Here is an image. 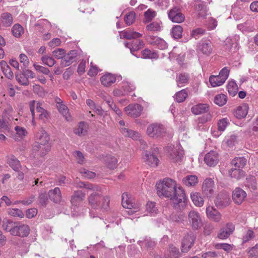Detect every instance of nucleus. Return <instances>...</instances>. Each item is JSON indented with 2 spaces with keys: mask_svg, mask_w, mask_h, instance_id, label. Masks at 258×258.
I'll return each instance as SVG.
<instances>
[{
  "mask_svg": "<svg viewBox=\"0 0 258 258\" xmlns=\"http://www.w3.org/2000/svg\"><path fill=\"white\" fill-rule=\"evenodd\" d=\"M159 197L170 199L172 206L177 211H182L187 204L185 194L181 187H177L176 182L170 178H165L156 184Z\"/></svg>",
  "mask_w": 258,
  "mask_h": 258,
  "instance_id": "f257e3e1",
  "label": "nucleus"
},
{
  "mask_svg": "<svg viewBox=\"0 0 258 258\" xmlns=\"http://www.w3.org/2000/svg\"><path fill=\"white\" fill-rule=\"evenodd\" d=\"M191 110L194 114L199 115L208 112L209 106L206 104H199L192 106Z\"/></svg>",
  "mask_w": 258,
  "mask_h": 258,
  "instance_id": "2f4dec72",
  "label": "nucleus"
},
{
  "mask_svg": "<svg viewBox=\"0 0 258 258\" xmlns=\"http://www.w3.org/2000/svg\"><path fill=\"white\" fill-rule=\"evenodd\" d=\"M227 89L229 94L233 96L236 94L238 87L235 82H230L227 85Z\"/></svg>",
  "mask_w": 258,
  "mask_h": 258,
  "instance_id": "bf43d9fd",
  "label": "nucleus"
},
{
  "mask_svg": "<svg viewBox=\"0 0 258 258\" xmlns=\"http://www.w3.org/2000/svg\"><path fill=\"white\" fill-rule=\"evenodd\" d=\"M182 31L183 29L180 25H176L172 28L171 34L174 38L179 39L182 36Z\"/></svg>",
  "mask_w": 258,
  "mask_h": 258,
  "instance_id": "603ef678",
  "label": "nucleus"
},
{
  "mask_svg": "<svg viewBox=\"0 0 258 258\" xmlns=\"http://www.w3.org/2000/svg\"><path fill=\"white\" fill-rule=\"evenodd\" d=\"M206 213L208 217L215 222H219L221 219L220 212L213 207H208L206 208Z\"/></svg>",
  "mask_w": 258,
  "mask_h": 258,
  "instance_id": "4be33fe9",
  "label": "nucleus"
},
{
  "mask_svg": "<svg viewBox=\"0 0 258 258\" xmlns=\"http://www.w3.org/2000/svg\"><path fill=\"white\" fill-rule=\"evenodd\" d=\"M48 195L49 199L55 203H59L61 201V193L58 187L50 190L48 191Z\"/></svg>",
  "mask_w": 258,
  "mask_h": 258,
  "instance_id": "5701e85b",
  "label": "nucleus"
},
{
  "mask_svg": "<svg viewBox=\"0 0 258 258\" xmlns=\"http://www.w3.org/2000/svg\"><path fill=\"white\" fill-rule=\"evenodd\" d=\"M78 52L76 50H72L67 54H64L61 60L60 65L62 67L69 66L77 60Z\"/></svg>",
  "mask_w": 258,
  "mask_h": 258,
  "instance_id": "1a4fd4ad",
  "label": "nucleus"
},
{
  "mask_svg": "<svg viewBox=\"0 0 258 258\" xmlns=\"http://www.w3.org/2000/svg\"><path fill=\"white\" fill-rule=\"evenodd\" d=\"M2 70L4 74L6 77L9 79H11L13 78L14 74L11 70L10 67L8 65L7 63L4 61H1L0 63Z\"/></svg>",
  "mask_w": 258,
  "mask_h": 258,
  "instance_id": "4c0bfd02",
  "label": "nucleus"
},
{
  "mask_svg": "<svg viewBox=\"0 0 258 258\" xmlns=\"http://www.w3.org/2000/svg\"><path fill=\"white\" fill-rule=\"evenodd\" d=\"M146 133L150 138L160 139L165 136L166 129L161 123H153L148 126Z\"/></svg>",
  "mask_w": 258,
  "mask_h": 258,
  "instance_id": "7ed1b4c3",
  "label": "nucleus"
},
{
  "mask_svg": "<svg viewBox=\"0 0 258 258\" xmlns=\"http://www.w3.org/2000/svg\"><path fill=\"white\" fill-rule=\"evenodd\" d=\"M168 153L169 158L173 162H178L180 161L183 157V151L180 147H172L168 148Z\"/></svg>",
  "mask_w": 258,
  "mask_h": 258,
  "instance_id": "9b49d317",
  "label": "nucleus"
},
{
  "mask_svg": "<svg viewBox=\"0 0 258 258\" xmlns=\"http://www.w3.org/2000/svg\"><path fill=\"white\" fill-rule=\"evenodd\" d=\"M106 103L108 104V106L113 111L115 112L116 114L119 116L122 115L121 111L116 106V104L113 102L112 99L109 98L105 100Z\"/></svg>",
  "mask_w": 258,
  "mask_h": 258,
  "instance_id": "13d9d810",
  "label": "nucleus"
},
{
  "mask_svg": "<svg viewBox=\"0 0 258 258\" xmlns=\"http://www.w3.org/2000/svg\"><path fill=\"white\" fill-rule=\"evenodd\" d=\"M106 167L110 170H113L117 167V160L111 155H107L104 158Z\"/></svg>",
  "mask_w": 258,
  "mask_h": 258,
  "instance_id": "c756f323",
  "label": "nucleus"
},
{
  "mask_svg": "<svg viewBox=\"0 0 258 258\" xmlns=\"http://www.w3.org/2000/svg\"><path fill=\"white\" fill-rule=\"evenodd\" d=\"M145 46L144 42L141 39H136L132 41V47H131V53L135 55L134 52L143 48Z\"/></svg>",
  "mask_w": 258,
  "mask_h": 258,
  "instance_id": "37998d69",
  "label": "nucleus"
},
{
  "mask_svg": "<svg viewBox=\"0 0 258 258\" xmlns=\"http://www.w3.org/2000/svg\"><path fill=\"white\" fill-rule=\"evenodd\" d=\"M82 184L83 185H79V187H84L87 189L92 190L93 192L99 191L100 190V188L96 185H94L91 183H86L83 182H82Z\"/></svg>",
  "mask_w": 258,
  "mask_h": 258,
  "instance_id": "e2e57ef3",
  "label": "nucleus"
},
{
  "mask_svg": "<svg viewBox=\"0 0 258 258\" xmlns=\"http://www.w3.org/2000/svg\"><path fill=\"white\" fill-rule=\"evenodd\" d=\"M205 32L206 31L205 29H203L201 28H198L192 31L191 33V35L192 37L197 39L203 35L205 33Z\"/></svg>",
  "mask_w": 258,
  "mask_h": 258,
  "instance_id": "338daca9",
  "label": "nucleus"
},
{
  "mask_svg": "<svg viewBox=\"0 0 258 258\" xmlns=\"http://www.w3.org/2000/svg\"><path fill=\"white\" fill-rule=\"evenodd\" d=\"M16 222H14L10 220L4 221L2 227L4 230L7 232H9L12 234L14 226Z\"/></svg>",
  "mask_w": 258,
  "mask_h": 258,
  "instance_id": "5fc2aeb1",
  "label": "nucleus"
},
{
  "mask_svg": "<svg viewBox=\"0 0 258 258\" xmlns=\"http://www.w3.org/2000/svg\"><path fill=\"white\" fill-rule=\"evenodd\" d=\"M116 80L115 75L107 73L103 75L100 79L101 84L105 87H109L114 84Z\"/></svg>",
  "mask_w": 258,
  "mask_h": 258,
  "instance_id": "aec40b11",
  "label": "nucleus"
},
{
  "mask_svg": "<svg viewBox=\"0 0 258 258\" xmlns=\"http://www.w3.org/2000/svg\"><path fill=\"white\" fill-rule=\"evenodd\" d=\"M234 229V225L231 223H227L224 227L220 229L218 234V237L221 239H226L233 233Z\"/></svg>",
  "mask_w": 258,
  "mask_h": 258,
  "instance_id": "dca6fc26",
  "label": "nucleus"
},
{
  "mask_svg": "<svg viewBox=\"0 0 258 258\" xmlns=\"http://www.w3.org/2000/svg\"><path fill=\"white\" fill-rule=\"evenodd\" d=\"M205 162L209 166H215L218 162L219 158L216 152L211 151L204 158Z\"/></svg>",
  "mask_w": 258,
  "mask_h": 258,
  "instance_id": "6ab92c4d",
  "label": "nucleus"
},
{
  "mask_svg": "<svg viewBox=\"0 0 258 258\" xmlns=\"http://www.w3.org/2000/svg\"><path fill=\"white\" fill-rule=\"evenodd\" d=\"M156 16V11L152 9H149L144 13V22L148 23L151 22Z\"/></svg>",
  "mask_w": 258,
  "mask_h": 258,
  "instance_id": "8fccbe9b",
  "label": "nucleus"
},
{
  "mask_svg": "<svg viewBox=\"0 0 258 258\" xmlns=\"http://www.w3.org/2000/svg\"><path fill=\"white\" fill-rule=\"evenodd\" d=\"M189 75L186 73H181L176 77V82L178 87H182L188 83Z\"/></svg>",
  "mask_w": 258,
  "mask_h": 258,
  "instance_id": "bb28decb",
  "label": "nucleus"
},
{
  "mask_svg": "<svg viewBox=\"0 0 258 258\" xmlns=\"http://www.w3.org/2000/svg\"><path fill=\"white\" fill-rule=\"evenodd\" d=\"M245 186L252 190H255L257 188V183L256 179L253 176H249L246 178L244 182Z\"/></svg>",
  "mask_w": 258,
  "mask_h": 258,
  "instance_id": "c03bdc74",
  "label": "nucleus"
},
{
  "mask_svg": "<svg viewBox=\"0 0 258 258\" xmlns=\"http://www.w3.org/2000/svg\"><path fill=\"white\" fill-rule=\"evenodd\" d=\"M183 183L188 186H194L198 182V177L196 175H189L182 179Z\"/></svg>",
  "mask_w": 258,
  "mask_h": 258,
  "instance_id": "58836bf2",
  "label": "nucleus"
},
{
  "mask_svg": "<svg viewBox=\"0 0 258 258\" xmlns=\"http://www.w3.org/2000/svg\"><path fill=\"white\" fill-rule=\"evenodd\" d=\"M190 198L195 206L197 207H202L203 205L204 200L201 196L200 193H191L190 195Z\"/></svg>",
  "mask_w": 258,
  "mask_h": 258,
  "instance_id": "79ce46f5",
  "label": "nucleus"
},
{
  "mask_svg": "<svg viewBox=\"0 0 258 258\" xmlns=\"http://www.w3.org/2000/svg\"><path fill=\"white\" fill-rule=\"evenodd\" d=\"M138 243L141 246L145 245L147 249L153 248L156 245L155 242L151 239L150 238H146L144 241L140 240L138 242Z\"/></svg>",
  "mask_w": 258,
  "mask_h": 258,
  "instance_id": "864d4df0",
  "label": "nucleus"
},
{
  "mask_svg": "<svg viewBox=\"0 0 258 258\" xmlns=\"http://www.w3.org/2000/svg\"><path fill=\"white\" fill-rule=\"evenodd\" d=\"M168 251L169 253L166 254L167 258H179L181 256L179 249L173 245L169 246Z\"/></svg>",
  "mask_w": 258,
  "mask_h": 258,
  "instance_id": "a19ab883",
  "label": "nucleus"
},
{
  "mask_svg": "<svg viewBox=\"0 0 258 258\" xmlns=\"http://www.w3.org/2000/svg\"><path fill=\"white\" fill-rule=\"evenodd\" d=\"M8 163L15 171H18L21 168L19 160L14 156H11L8 159Z\"/></svg>",
  "mask_w": 258,
  "mask_h": 258,
  "instance_id": "e433bc0d",
  "label": "nucleus"
},
{
  "mask_svg": "<svg viewBox=\"0 0 258 258\" xmlns=\"http://www.w3.org/2000/svg\"><path fill=\"white\" fill-rule=\"evenodd\" d=\"M195 9L197 11L198 15L201 17H205L207 16V8L203 4L201 0H195Z\"/></svg>",
  "mask_w": 258,
  "mask_h": 258,
  "instance_id": "cd10ccee",
  "label": "nucleus"
},
{
  "mask_svg": "<svg viewBox=\"0 0 258 258\" xmlns=\"http://www.w3.org/2000/svg\"><path fill=\"white\" fill-rule=\"evenodd\" d=\"M30 231V229L28 225L22 224L20 222H16L11 235L25 237L28 236Z\"/></svg>",
  "mask_w": 258,
  "mask_h": 258,
  "instance_id": "20e7f679",
  "label": "nucleus"
},
{
  "mask_svg": "<svg viewBox=\"0 0 258 258\" xmlns=\"http://www.w3.org/2000/svg\"><path fill=\"white\" fill-rule=\"evenodd\" d=\"M16 80L20 84L23 86H28L29 84V81L28 78L23 74H16Z\"/></svg>",
  "mask_w": 258,
  "mask_h": 258,
  "instance_id": "680f3d73",
  "label": "nucleus"
},
{
  "mask_svg": "<svg viewBox=\"0 0 258 258\" xmlns=\"http://www.w3.org/2000/svg\"><path fill=\"white\" fill-rule=\"evenodd\" d=\"M36 139L37 143L44 145H50L49 144V137L44 131H41L37 133L36 135Z\"/></svg>",
  "mask_w": 258,
  "mask_h": 258,
  "instance_id": "c85d7f7f",
  "label": "nucleus"
},
{
  "mask_svg": "<svg viewBox=\"0 0 258 258\" xmlns=\"http://www.w3.org/2000/svg\"><path fill=\"white\" fill-rule=\"evenodd\" d=\"M152 39V41L150 42L151 44L157 46L159 49L164 50L168 47L167 43L162 38L154 36Z\"/></svg>",
  "mask_w": 258,
  "mask_h": 258,
  "instance_id": "473e14b6",
  "label": "nucleus"
},
{
  "mask_svg": "<svg viewBox=\"0 0 258 258\" xmlns=\"http://www.w3.org/2000/svg\"><path fill=\"white\" fill-rule=\"evenodd\" d=\"M223 79L219 77V75H212L209 78V82L213 87L220 86L225 83Z\"/></svg>",
  "mask_w": 258,
  "mask_h": 258,
  "instance_id": "ea45409f",
  "label": "nucleus"
},
{
  "mask_svg": "<svg viewBox=\"0 0 258 258\" xmlns=\"http://www.w3.org/2000/svg\"><path fill=\"white\" fill-rule=\"evenodd\" d=\"M8 213L9 215L20 218H22L24 217V213L19 209H9L8 210Z\"/></svg>",
  "mask_w": 258,
  "mask_h": 258,
  "instance_id": "4d7b16f0",
  "label": "nucleus"
},
{
  "mask_svg": "<svg viewBox=\"0 0 258 258\" xmlns=\"http://www.w3.org/2000/svg\"><path fill=\"white\" fill-rule=\"evenodd\" d=\"M41 61L44 64L47 65L49 67L53 66L56 63V61L54 58L47 55L43 56L41 57Z\"/></svg>",
  "mask_w": 258,
  "mask_h": 258,
  "instance_id": "052dcab7",
  "label": "nucleus"
},
{
  "mask_svg": "<svg viewBox=\"0 0 258 258\" xmlns=\"http://www.w3.org/2000/svg\"><path fill=\"white\" fill-rule=\"evenodd\" d=\"M89 206L93 209L106 210L109 207L110 198L103 196L99 192H93L87 198Z\"/></svg>",
  "mask_w": 258,
  "mask_h": 258,
  "instance_id": "f03ea898",
  "label": "nucleus"
},
{
  "mask_svg": "<svg viewBox=\"0 0 258 258\" xmlns=\"http://www.w3.org/2000/svg\"><path fill=\"white\" fill-rule=\"evenodd\" d=\"M168 17L173 23H180L185 20V16L179 7H174L168 12Z\"/></svg>",
  "mask_w": 258,
  "mask_h": 258,
  "instance_id": "423d86ee",
  "label": "nucleus"
},
{
  "mask_svg": "<svg viewBox=\"0 0 258 258\" xmlns=\"http://www.w3.org/2000/svg\"><path fill=\"white\" fill-rule=\"evenodd\" d=\"M247 160L244 157H235L231 161V164L235 168H243L246 165Z\"/></svg>",
  "mask_w": 258,
  "mask_h": 258,
  "instance_id": "f704fd0d",
  "label": "nucleus"
},
{
  "mask_svg": "<svg viewBox=\"0 0 258 258\" xmlns=\"http://www.w3.org/2000/svg\"><path fill=\"white\" fill-rule=\"evenodd\" d=\"M248 110V105L247 104H243L236 108L234 111V115L238 119L243 118L246 116Z\"/></svg>",
  "mask_w": 258,
  "mask_h": 258,
  "instance_id": "b1692460",
  "label": "nucleus"
},
{
  "mask_svg": "<svg viewBox=\"0 0 258 258\" xmlns=\"http://www.w3.org/2000/svg\"><path fill=\"white\" fill-rule=\"evenodd\" d=\"M121 204L124 208L130 210V211H128L130 214H133L139 209V207L138 206L132 202L128 195L126 192H124L122 195Z\"/></svg>",
  "mask_w": 258,
  "mask_h": 258,
  "instance_id": "9d476101",
  "label": "nucleus"
},
{
  "mask_svg": "<svg viewBox=\"0 0 258 258\" xmlns=\"http://www.w3.org/2000/svg\"><path fill=\"white\" fill-rule=\"evenodd\" d=\"M1 23L3 27H10L13 23V18L11 14L9 13H2L0 17Z\"/></svg>",
  "mask_w": 258,
  "mask_h": 258,
  "instance_id": "393cba45",
  "label": "nucleus"
},
{
  "mask_svg": "<svg viewBox=\"0 0 258 258\" xmlns=\"http://www.w3.org/2000/svg\"><path fill=\"white\" fill-rule=\"evenodd\" d=\"M246 197V192L240 187H236L233 190L232 196L233 201L238 205L241 204Z\"/></svg>",
  "mask_w": 258,
  "mask_h": 258,
  "instance_id": "f3484780",
  "label": "nucleus"
},
{
  "mask_svg": "<svg viewBox=\"0 0 258 258\" xmlns=\"http://www.w3.org/2000/svg\"><path fill=\"white\" fill-rule=\"evenodd\" d=\"M227 102V97L223 94H220L216 95L214 98V102L219 106H222L226 104Z\"/></svg>",
  "mask_w": 258,
  "mask_h": 258,
  "instance_id": "6e6d98bb",
  "label": "nucleus"
},
{
  "mask_svg": "<svg viewBox=\"0 0 258 258\" xmlns=\"http://www.w3.org/2000/svg\"><path fill=\"white\" fill-rule=\"evenodd\" d=\"M136 18V14L134 12H130L128 13L125 15L124 17V21L125 23L127 25H131L132 24L135 20Z\"/></svg>",
  "mask_w": 258,
  "mask_h": 258,
  "instance_id": "0e129e2a",
  "label": "nucleus"
},
{
  "mask_svg": "<svg viewBox=\"0 0 258 258\" xmlns=\"http://www.w3.org/2000/svg\"><path fill=\"white\" fill-rule=\"evenodd\" d=\"M196 239V236L190 232L185 235L182 241L181 251L182 252H187L193 246Z\"/></svg>",
  "mask_w": 258,
  "mask_h": 258,
  "instance_id": "0eeeda50",
  "label": "nucleus"
},
{
  "mask_svg": "<svg viewBox=\"0 0 258 258\" xmlns=\"http://www.w3.org/2000/svg\"><path fill=\"white\" fill-rule=\"evenodd\" d=\"M187 92L186 89H182L175 94V100L177 102H182L187 97Z\"/></svg>",
  "mask_w": 258,
  "mask_h": 258,
  "instance_id": "3c124183",
  "label": "nucleus"
},
{
  "mask_svg": "<svg viewBox=\"0 0 258 258\" xmlns=\"http://www.w3.org/2000/svg\"><path fill=\"white\" fill-rule=\"evenodd\" d=\"M142 36V34L131 30H125L120 32V38L126 39H136Z\"/></svg>",
  "mask_w": 258,
  "mask_h": 258,
  "instance_id": "a878e982",
  "label": "nucleus"
},
{
  "mask_svg": "<svg viewBox=\"0 0 258 258\" xmlns=\"http://www.w3.org/2000/svg\"><path fill=\"white\" fill-rule=\"evenodd\" d=\"M51 149L50 145H44L40 143L35 142L33 146V151L34 152H38L40 156H44Z\"/></svg>",
  "mask_w": 258,
  "mask_h": 258,
  "instance_id": "412c9836",
  "label": "nucleus"
},
{
  "mask_svg": "<svg viewBox=\"0 0 258 258\" xmlns=\"http://www.w3.org/2000/svg\"><path fill=\"white\" fill-rule=\"evenodd\" d=\"M213 45L209 40H202L199 44L198 51L206 55H209L212 52Z\"/></svg>",
  "mask_w": 258,
  "mask_h": 258,
  "instance_id": "ddd939ff",
  "label": "nucleus"
},
{
  "mask_svg": "<svg viewBox=\"0 0 258 258\" xmlns=\"http://www.w3.org/2000/svg\"><path fill=\"white\" fill-rule=\"evenodd\" d=\"M38 202L41 206L45 207L48 202L47 195L45 192L40 193L38 197Z\"/></svg>",
  "mask_w": 258,
  "mask_h": 258,
  "instance_id": "69168bd1",
  "label": "nucleus"
},
{
  "mask_svg": "<svg viewBox=\"0 0 258 258\" xmlns=\"http://www.w3.org/2000/svg\"><path fill=\"white\" fill-rule=\"evenodd\" d=\"M85 194L81 190H76L71 196V203L72 206L79 207L84 201Z\"/></svg>",
  "mask_w": 258,
  "mask_h": 258,
  "instance_id": "a211bd4d",
  "label": "nucleus"
},
{
  "mask_svg": "<svg viewBox=\"0 0 258 258\" xmlns=\"http://www.w3.org/2000/svg\"><path fill=\"white\" fill-rule=\"evenodd\" d=\"M202 191L208 198H212L214 195V182L212 178L206 179L203 184Z\"/></svg>",
  "mask_w": 258,
  "mask_h": 258,
  "instance_id": "6e6552de",
  "label": "nucleus"
},
{
  "mask_svg": "<svg viewBox=\"0 0 258 258\" xmlns=\"http://www.w3.org/2000/svg\"><path fill=\"white\" fill-rule=\"evenodd\" d=\"M162 22L154 21L148 24L146 27V30L152 32H158L161 29Z\"/></svg>",
  "mask_w": 258,
  "mask_h": 258,
  "instance_id": "49530a36",
  "label": "nucleus"
},
{
  "mask_svg": "<svg viewBox=\"0 0 258 258\" xmlns=\"http://www.w3.org/2000/svg\"><path fill=\"white\" fill-rule=\"evenodd\" d=\"M143 159L147 164L152 167L157 166L159 159L155 155V153H151V152L145 151L143 152Z\"/></svg>",
  "mask_w": 258,
  "mask_h": 258,
  "instance_id": "2eb2a0df",
  "label": "nucleus"
},
{
  "mask_svg": "<svg viewBox=\"0 0 258 258\" xmlns=\"http://www.w3.org/2000/svg\"><path fill=\"white\" fill-rule=\"evenodd\" d=\"M142 58L144 59H157L158 58V55L155 51L146 48L142 51Z\"/></svg>",
  "mask_w": 258,
  "mask_h": 258,
  "instance_id": "a18cd8bd",
  "label": "nucleus"
},
{
  "mask_svg": "<svg viewBox=\"0 0 258 258\" xmlns=\"http://www.w3.org/2000/svg\"><path fill=\"white\" fill-rule=\"evenodd\" d=\"M143 110V107L139 104H130L124 108L126 113L133 117L139 116Z\"/></svg>",
  "mask_w": 258,
  "mask_h": 258,
  "instance_id": "f8f14e48",
  "label": "nucleus"
},
{
  "mask_svg": "<svg viewBox=\"0 0 258 258\" xmlns=\"http://www.w3.org/2000/svg\"><path fill=\"white\" fill-rule=\"evenodd\" d=\"M120 130L124 136L132 138L133 140H138L140 138L139 133L136 131L125 127H121Z\"/></svg>",
  "mask_w": 258,
  "mask_h": 258,
  "instance_id": "72a5a7b5",
  "label": "nucleus"
},
{
  "mask_svg": "<svg viewBox=\"0 0 258 258\" xmlns=\"http://www.w3.org/2000/svg\"><path fill=\"white\" fill-rule=\"evenodd\" d=\"M24 32L23 27L19 24H15L12 28V33L15 37L19 38Z\"/></svg>",
  "mask_w": 258,
  "mask_h": 258,
  "instance_id": "09e8293b",
  "label": "nucleus"
},
{
  "mask_svg": "<svg viewBox=\"0 0 258 258\" xmlns=\"http://www.w3.org/2000/svg\"><path fill=\"white\" fill-rule=\"evenodd\" d=\"M228 124V120L227 118L220 119L217 123L218 130L221 132L225 131Z\"/></svg>",
  "mask_w": 258,
  "mask_h": 258,
  "instance_id": "774afa93",
  "label": "nucleus"
},
{
  "mask_svg": "<svg viewBox=\"0 0 258 258\" xmlns=\"http://www.w3.org/2000/svg\"><path fill=\"white\" fill-rule=\"evenodd\" d=\"M56 107L58 111L63 116L65 119L69 121L71 119L68 107L62 103V102H57Z\"/></svg>",
  "mask_w": 258,
  "mask_h": 258,
  "instance_id": "7c9ffc66",
  "label": "nucleus"
},
{
  "mask_svg": "<svg viewBox=\"0 0 258 258\" xmlns=\"http://www.w3.org/2000/svg\"><path fill=\"white\" fill-rule=\"evenodd\" d=\"M188 221L194 230H198L202 226V220L200 214L195 210H191L188 214Z\"/></svg>",
  "mask_w": 258,
  "mask_h": 258,
  "instance_id": "39448f33",
  "label": "nucleus"
},
{
  "mask_svg": "<svg viewBox=\"0 0 258 258\" xmlns=\"http://www.w3.org/2000/svg\"><path fill=\"white\" fill-rule=\"evenodd\" d=\"M229 175L231 177L239 179L244 175V171L241 169L232 168L229 171Z\"/></svg>",
  "mask_w": 258,
  "mask_h": 258,
  "instance_id": "de8ad7c7",
  "label": "nucleus"
},
{
  "mask_svg": "<svg viewBox=\"0 0 258 258\" xmlns=\"http://www.w3.org/2000/svg\"><path fill=\"white\" fill-rule=\"evenodd\" d=\"M229 195L225 191H222L217 196L215 203L218 208H221L229 205Z\"/></svg>",
  "mask_w": 258,
  "mask_h": 258,
  "instance_id": "4468645a",
  "label": "nucleus"
},
{
  "mask_svg": "<svg viewBox=\"0 0 258 258\" xmlns=\"http://www.w3.org/2000/svg\"><path fill=\"white\" fill-rule=\"evenodd\" d=\"M88 125L85 122H80L78 126V127L74 130L75 134L79 136H83L86 135L88 132Z\"/></svg>",
  "mask_w": 258,
  "mask_h": 258,
  "instance_id": "c9c22d12",
  "label": "nucleus"
}]
</instances>
